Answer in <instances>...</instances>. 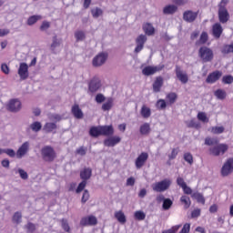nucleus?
I'll return each mask as SVG.
<instances>
[{"label":"nucleus","instance_id":"43","mask_svg":"<svg viewBox=\"0 0 233 233\" xmlns=\"http://www.w3.org/2000/svg\"><path fill=\"white\" fill-rule=\"evenodd\" d=\"M22 218H23V215L21 214V212L17 211L13 216V223L19 225V223H21Z\"/></svg>","mask_w":233,"mask_h":233},{"label":"nucleus","instance_id":"31","mask_svg":"<svg viewBox=\"0 0 233 233\" xmlns=\"http://www.w3.org/2000/svg\"><path fill=\"white\" fill-rule=\"evenodd\" d=\"M166 101L167 105H174L177 101V94L171 92L166 96Z\"/></svg>","mask_w":233,"mask_h":233},{"label":"nucleus","instance_id":"17","mask_svg":"<svg viewBox=\"0 0 233 233\" xmlns=\"http://www.w3.org/2000/svg\"><path fill=\"white\" fill-rule=\"evenodd\" d=\"M164 83H165V80L163 79V76H157L152 85L153 92L155 94H158V92H161V88H163Z\"/></svg>","mask_w":233,"mask_h":233},{"label":"nucleus","instance_id":"37","mask_svg":"<svg viewBox=\"0 0 233 233\" xmlns=\"http://www.w3.org/2000/svg\"><path fill=\"white\" fill-rule=\"evenodd\" d=\"M191 198L193 199H196L198 203H201V205H205V197L201 193L195 192L191 195Z\"/></svg>","mask_w":233,"mask_h":233},{"label":"nucleus","instance_id":"3","mask_svg":"<svg viewBox=\"0 0 233 233\" xmlns=\"http://www.w3.org/2000/svg\"><path fill=\"white\" fill-rule=\"evenodd\" d=\"M209 155L214 157H219V156H225L228 152V144L218 143L216 146L209 147Z\"/></svg>","mask_w":233,"mask_h":233},{"label":"nucleus","instance_id":"24","mask_svg":"<svg viewBox=\"0 0 233 233\" xmlns=\"http://www.w3.org/2000/svg\"><path fill=\"white\" fill-rule=\"evenodd\" d=\"M119 143H121V138L117 136L104 140L105 147H116Z\"/></svg>","mask_w":233,"mask_h":233},{"label":"nucleus","instance_id":"11","mask_svg":"<svg viewBox=\"0 0 233 233\" xmlns=\"http://www.w3.org/2000/svg\"><path fill=\"white\" fill-rule=\"evenodd\" d=\"M222 76H223V72L219 70L213 71L206 78V83H208V85H214V83L221 79Z\"/></svg>","mask_w":233,"mask_h":233},{"label":"nucleus","instance_id":"9","mask_svg":"<svg viewBox=\"0 0 233 233\" xmlns=\"http://www.w3.org/2000/svg\"><path fill=\"white\" fill-rule=\"evenodd\" d=\"M97 225V218L94 215L83 217L80 220V227H96Z\"/></svg>","mask_w":233,"mask_h":233},{"label":"nucleus","instance_id":"49","mask_svg":"<svg viewBox=\"0 0 233 233\" xmlns=\"http://www.w3.org/2000/svg\"><path fill=\"white\" fill-rule=\"evenodd\" d=\"M157 108H158V110H165V108H167V101H165V99L157 100Z\"/></svg>","mask_w":233,"mask_h":233},{"label":"nucleus","instance_id":"29","mask_svg":"<svg viewBox=\"0 0 233 233\" xmlns=\"http://www.w3.org/2000/svg\"><path fill=\"white\" fill-rule=\"evenodd\" d=\"M112 106H114V98L109 97L106 102L102 105V110L104 112H108L109 110H112Z\"/></svg>","mask_w":233,"mask_h":233},{"label":"nucleus","instance_id":"18","mask_svg":"<svg viewBox=\"0 0 233 233\" xmlns=\"http://www.w3.org/2000/svg\"><path fill=\"white\" fill-rule=\"evenodd\" d=\"M18 76L23 81H25V79H28V65L26 63L20 64L18 68Z\"/></svg>","mask_w":233,"mask_h":233},{"label":"nucleus","instance_id":"27","mask_svg":"<svg viewBox=\"0 0 233 233\" xmlns=\"http://www.w3.org/2000/svg\"><path fill=\"white\" fill-rule=\"evenodd\" d=\"M143 30L147 35H154L156 33V29L154 28V25L150 23L144 24Z\"/></svg>","mask_w":233,"mask_h":233},{"label":"nucleus","instance_id":"21","mask_svg":"<svg viewBox=\"0 0 233 233\" xmlns=\"http://www.w3.org/2000/svg\"><path fill=\"white\" fill-rule=\"evenodd\" d=\"M212 34L216 39L221 37V34H223V26H221L220 23H216L212 25Z\"/></svg>","mask_w":233,"mask_h":233},{"label":"nucleus","instance_id":"25","mask_svg":"<svg viewBox=\"0 0 233 233\" xmlns=\"http://www.w3.org/2000/svg\"><path fill=\"white\" fill-rule=\"evenodd\" d=\"M140 116L144 119H148V117L152 116V110L150 109V107L147 106V105H143L140 109Z\"/></svg>","mask_w":233,"mask_h":233},{"label":"nucleus","instance_id":"52","mask_svg":"<svg viewBox=\"0 0 233 233\" xmlns=\"http://www.w3.org/2000/svg\"><path fill=\"white\" fill-rule=\"evenodd\" d=\"M212 134H223L225 132L224 127H211Z\"/></svg>","mask_w":233,"mask_h":233},{"label":"nucleus","instance_id":"35","mask_svg":"<svg viewBox=\"0 0 233 233\" xmlns=\"http://www.w3.org/2000/svg\"><path fill=\"white\" fill-rule=\"evenodd\" d=\"M89 136H91V137H99V136H101V127H92L89 130Z\"/></svg>","mask_w":233,"mask_h":233},{"label":"nucleus","instance_id":"60","mask_svg":"<svg viewBox=\"0 0 233 233\" xmlns=\"http://www.w3.org/2000/svg\"><path fill=\"white\" fill-rule=\"evenodd\" d=\"M25 228H27V232H35V224L28 222Z\"/></svg>","mask_w":233,"mask_h":233},{"label":"nucleus","instance_id":"4","mask_svg":"<svg viewBox=\"0 0 233 233\" xmlns=\"http://www.w3.org/2000/svg\"><path fill=\"white\" fill-rule=\"evenodd\" d=\"M198 56L202 63H210L214 59V51L208 46H201L198 50Z\"/></svg>","mask_w":233,"mask_h":233},{"label":"nucleus","instance_id":"15","mask_svg":"<svg viewBox=\"0 0 233 233\" xmlns=\"http://www.w3.org/2000/svg\"><path fill=\"white\" fill-rule=\"evenodd\" d=\"M7 110L9 112H19L21 110V101L19 99H11L7 104Z\"/></svg>","mask_w":233,"mask_h":233},{"label":"nucleus","instance_id":"51","mask_svg":"<svg viewBox=\"0 0 233 233\" xmlns=\"http://www.w3.org/2000/svg\"><path fill=\"white\" fill-rule=\"evenodd\" d=\"M91 14L93 17L97 18L99 17V15H103V10L101 8L96 7L91 10Z\"/></svg>","mask_w":233,"mask_h":233},{"label":"nucleus","instance_id":"30","mask_svg":"<svg viewBox=\"0 0 233 233\" xmlns=\"http://www.w3.org/2000/svg\"><path fill=\"white\" fill-rule=\"evenodd\" d=\"M41 19H43V16L39 15H34L28 17L26 25H28V26H32L34 25H35V23H37V21H41Z\"/></svg>","mask_w":233,"mask_h":233},{"label":"nucleus","instance_id":"45","mask_svg":"<svg viewBox=\"0 0 233 233\" xmlns=\"http://www.w3.org/2000/svg\"><path fill=\"white\" fill-rule=\"evenodd\" d=\"M177 154H179V147H174L168 155L169 161L176 159V157H177Z\"/></svg>","mask_w":233,"mask_h":233},{"label":"nucleus","instance_id":"7","mask_svg":"<svg viewBox=\"0 0 233 233\" xmlns=\"http://www.w3.org/2000/svg\"><path fill=\"white\" fill-rule=\"evenodd\" d=\"M233 173V158H228L224 163L221 168V176L223 177H227V176H230Z\"/></svg>","mask_w":233,"mask_h":233},{"label":"nucleus","instance_id":"19","mask_svg":"<svg viewBox=\"0 0 233 233\" xmlns=\"http://www.w3.org/2000/svg\"><path fill=\"white\" fill-rule=\"evenodd\" d=\"M183 19L187 23H194L198 19V13L187 10L183 14Z\"/></svg>","mask_w":233,"mask_h":233},{"label":"nucleus","instance_id":"10","mask_svg":"<svg viewBox=\"0 0 233 233\" xmlns=\"http://www.w3.org/2000/svg\"><path fill=\"white\" fill-rule=\"evenodd\" d=\"M106 59H108V55L106 53L96 55L92 61L93 66H103L106 63Z\"/></svg>","mask_w":233,"mask_h":233},{"label":"nucleus","instance_id":"33","mask_svg":"<svg viewBox=\"0 0 233 233\" xmlns=\"http://www.w3.org/2000/svg\"><path fill=\"white\" fill-rule=\"evenodd\" d=\"M139 132L142 136H148V134H150V124L144 123L141 125Z\"/></svg>","mask_w":233,"mask_h":233},{"label":"nucleus","instance_id":"55","mask_svg":"<svg viewBox=\"0 0 233 233\" xmlns=\"http://www.w3.org/2000/svg\"><path fill=\"white\" fill-rule=\"evenodd\" d=\"M75 37L76 39V41H84L86 35H85V32L83 31H76L75 33Z\"/></svg>","mask_w":233,"mask_h":233},{"label":"nucleus","instance_id":"23","mask_svg":"<svg viewBox=\"0 0 233 233\" xmlns=\"http://www.w3.org/2000/svg\"><path fill=\"white\" fill-rule=\"evenodd\" d=\"M71 114L76 117V119H83L84 114L83 110H81V107H79V105L75 104L71 108Z\"/></svg>","mask_w":233,"mask_h":233},{"label":"nucleus","instance_id":"44","mask_svg":"<svg viewBox=\"0 0 233 233\" xmlns=\"http://www.w3.org/2000/svg\"><path fill=\"white\" fill-rule=\"evenodd\" d=\"M173 204L174 202L170 198H166L162 204V208L164 210H169Z\"/></svg>","mask_w":233,"mask_h":233},{"label":"nucleus","instance_id":"47","mask_svg":"<svg viewBox=\"0 0 233 233\" xmlns=\"http://www.w3.org/2000/svg\"><path fill=\"white\" fill-rule=\"evenodd\" d=\"M88 148L85 147L84 146L76 149L75 154L76 156H86Z\"/></svg>","mask_w":233,"mask_h":233},{"label":"nucleus","instance_id":"5","mask_svg":"<svg viewBox=\"0 0 233 233\" xmlns=\"http://www.w3.org/2000/svg\"><path fill=\"white\" fill-rule=\"evenodd\" d=\"M41 156L44 161L47 163H52L56 159V151L54 147L46 146L41 149Z\"/></svg>","mask_w":233,"mask_h":233},{"label":"nucleus","instance_id":"2","mask_svg":"<svg viewBox=\"0 0 233 233\" xmlns=\"http://www.w3.org/2000/svg\"><path fill=\"white\" fill-rule=\"evenodd\" d=\"M92 177V168L85 167L83 170L80 171V178L82 181L78 184V187L76 189V194H81L83 190L86 187V184L88 179Z\"/></svg>","mask_w":233,"mask_h":233},{"label":"nucleus","instance_id":"16","mask_svg":"<svg viewBox=\"0 0 233 233\" xmlns=\"http://www.w3.org/2000/svg\"><path fill=\"white\" fill-rule=\"evenodd\" d=\"M175 72H176V76H177L178 81L182 82L183 85H187V83H188V75H187V73L183 72L181 70V67L177 66Z\"/></svg>","mask_w":233,"mask_h":233},{"label":"nucleus","instance_id":"56","mask_svg":"<svg viewBox=\"0 0 233 233\" xmlns=\"http://www.w3.org/2000/svg\"><path fill=\"white\" fill-rule=\"evenodd\" d=\"M184 159L189 165H192V163H194V157H192V154H190V153H185L184 154Z\"/></svg>","mask_w":233,"mask_h":233},{"label":"nucleus","instance_id":"62","mask_svg":"<svg viewBox=\"0 0 233 233\" xmlns=\"http://www.w3.org/2000/svg\"><path fill=\"white\" fill-rule=\"evenodd\" d=\"M18 174L20 175L21 179H28V173L25 169L19 168Z\"/></svg>","mask_w":233,"mask_h":233},{"label":"nucleus","instance_id":"42","mask_svg":"<svg viewBox=\"0 0 233 233\" xmlns=\"http://www.w3.org/2000/svg\"><path fill=\"white\" fill-rule=\"evenodd\" d=\"M30 128L33 132H39V130L43 128V126L41 125V122L36 121L30 125Z\"/></svg>","mask_w":233,"mask_h":233},{"label":"nucleus","instance_id":"28","mask_svg":"<svg viewBox=\"0 0 233 233\" xmlns=\"http://www.w3.org/2000/svg\"><path fill=\"white\" fill-rule=\"evenodd\" d=\"M176 12H177V6L174 5H167L163 9V14H165L166 15H172V14H176Z\"/></svg>","mask_w":233,"mask_h":233},{"label":"nucleus","instance_id":"14","mask_svg":"<svg viewBox=\"0 0 233 233\" xmlns=\"http://www.w3.org/2000/svg\"><path fill=\"white\" fill-rule=\"evenodd\" d=\"M101 88V80L97 77H93L88 83V90L91 94L97 92Z\"/></svg>","mask_w":233,"mask_h":233},{"label":"nucleus","instance_id":"12","mask_svg":"<svg viewBox=\"0 0 233 233\" xmlns=\"http://www.w3.org/2000/svg\"><path fill=\"white\" fill-rule=\"evenodd\" d=\"M147 35H140L136 39L137 46L135 48V54H139L143 48H145V43H147Z\"/></svg>","mask_w":233,"mask_h":233},{"label":"nucleus","instance_id":"61","mask_svg":"<svg viewBox=\"0 0 233 233\" xmlns=\"http://www.w3.org/2000/svg\"><path fill=\"white\" fill-rule=\"evenodd\" d=\"M1 70H2L3 74H5L6 76H8V74H10V67L6 64L1 65Z\"/></svg>","mask_w":233,"mask_h":233},{"label":"nucleus","instance_id":"20","mask_svg":"<svg viewBox=\"0 0 233 233\" xmlns=\"http://www.w3.org/2000/svg\"><path fill=\"white\" fill-rule=\"evenodd\" d=\"M100 136H106V137L114 136V127L112 125L100 126Z\"/></svg>","mask_w":233,"mask_h":233},{"label":"nucleus","instance_id":"39","mask_svg":"<svg viewBox=\"0 0 233 233\" xmlns=\"http://www.w3.org/2000/svg\"><path fill=\"white\" fill-rule=\"evenodd\" d=\"M56 128L57 126L56 125V123H46L44 126L45 132H54V130H56Z\"/></svg>","mask_w":233,"mask_h":233},{"label":"nucleus","instance_id":"36","mask_svg":"<svg viewBox=\"0 0 233 233\" xmlns=\"http://www.w3.org/2000/svg\"><path fill=\"white\" fill-rule=\"evenodd\" d=\"M218 143L219 139L218 138H212L210 137L205 138V145L208 147H216Z\"/></svg>","mask_w":233,"mask_h":233},{"label":"nucleus","instance_id":"50","mask_svg":"<svg viewBox=\"0 0 233 233\" xmlns=\"http://www.w3.org/2000/svg\"><path fill=\"white\" fill-rule=\"evenodd\" d=\"M222 83H224V85H232L233 76L231 75L224 76L222 77Z\"/></svg>","mask_w":233,"mask_h":233},{"label":"nucleus","instance_id":"63","mask_svg":"<svg viewBox=\"0 0 233 233\" xmlns=\"http://www.w3.org/2000/svg\"><path fill=\"white\" fill-rule=\"evenodd\" d=\"M201 216V209L196 208L191 212V218H199Z\"/></svg>","mask_w":233,"mask_h":233},{"label":"nucleus","instance_id":"46","mask_svg":"<svg viewBox=\"0 0 233 233\" xmlns=\"http://www.w3.org/2000/svg\"><path fill=\"white\" fill-rule=\"evenodd\" d=\"M222 54H233V42L230 45H226L222 48Z\"/></svg>","mask_w":233,"mask_h":233},{"label":"nucleus","instance_id":"38","mask_svg":"<svg viewBox=\"0 0 233 233\" xmlns=\"http://www.w3.org/2000/svg\"><path fill=\"white\" fill-rule=\"evenodd\" d=\"M214 96H216L218 99L223 100V99H226L227 97V92H225V90L223 89H217L214 92Z\"/></svg>","mask_w":233,"mask_h":233},{"label":"nucleus","instance_id":"58","mask_svg":"<svg viewBox=\"0 0 233 233\" xmlns=\"http://www.w3.org/2000/svg\"><path fill=\"white\" fill-rule=\"evenodd\" d=\"M48 28H50V22L48 21L42 22V25H40L41 32H46Z\"/></svg>","mask_w":233,"mask_h":233},{"label":"nucleus","instance_id":"41","mask_svg":"<svg viewBox=\"0 0 233 233\" xmlns=\"http://www.w3.org/2000/svg\"><path fill=\"white\" fill-rule=\"evenodd\" d=\"M198 121L202 123H208L209 119L207 117V113L205 112H198L197 115Z\"/></svg>","mask_w":233,"mask_h":233},{"label":"nucleus","instance_id":"26","mask_svg":"<svg viewBox=\"0 0 233 233\" xmlns=\"http://www.w3.org/2000/svg\"><path fill=\"white\" fill-rule=\"evenodd\" d=\"M115 218L117 219L118 223H121V225H125V223H127V216H125L123 210L116 211Z\"/></svg>","mask_w":233,"mask_h":233},{"label":"nucleus","instance_id":"22","mask_svg":"<svg viewBox=\"0 0 233 233\" xmlns=\"http://www.w3.org/2000/svg\"><path fill=\"white\" fill-rule=\"evenodd\" d=\"M28 148H30V144L28 142H25L24 144H22L16 151V157L18 159H21L23 156H25L26 152H28Z\"/></svg>","mask_w":233,"mask_h":233},{"label":"nucleus","instance_id":"57","mask_svg":"<svg viewBox=\"0 0 233 233\" xmlns=\"http://www.w3.org/2000/svg\"><path fill=\"white\" fill-rule=\"evenodd\" d=\"M106 97H105V95L99 93L96 96L95 101H96V103L101 104V103H105Z\"/></svg>","mask_w":233,"mask_h":233},{"label":"nucleus","instance_id":"13","mask_svg":"<svg viewBox=\"0 0 233 233\" xmlns=\"http://www.w3.org/2000/svg\"><path fill=\"white\" fill-rule=\"evenodd\" d=\"M148 160V153L147 152H142L136 159L135 161V165H136V168H137L138 170L140 168H143V167H145V163H147V161Z\"/></svg>","mask_w":233,"mask_h":233},{"label":"nucleus","instance_id":"54","mask_svg":"<svg viewBox=\"0 0 233 233\" xmlns=\"http://www.w3.org/2000/svg\"><path fill=\"white\" fill-rule=\"evenodd\" d=\"M183 227V225H176V226H173L171 228L167 229V230H165L163 231L162 233H177V230H179V228Z\"/></svg>","mask_w":233,"mask_h":233},{"label":"nucleus","instance_id":"59","mask_svg":"<svg viewBox=\"0 0 233 233\" xmlns=\"http://www.w3.org/2000/svg\"><path fill=\"white\" fill-rule=\"evenodd\" d=\"M178 233H190V223L184 224L182 229Z\"/></svg>","mask_w":233,"mask_h":233},{"label":"nucleus","instance_id":"32","mask_svg":"<svg viewBox=\"0 0 233 233\" xmlns=\"http://www.w3.org/2000/svg\"><path fill=\"white\" fill-rule=\"evenodd\" d=\"M180 203L183 204L184 208L186 210L190 208V205H192V201L190 200V197H187V196H185V195L180 198Z\"/></svg>","mask_w":233,"mask_h":233},{"label":"nucleus","instance_id":"40","mask_svg":"<svg viewBox=\"0 0 233 233\" xmlns=\"http://www.w3.org/2000/svg\"><path fill=\"white\" fill-rule=\"evenodd\" d=\"M134 218L137 221H143V220H145V218H147V214H145V212H143L141 210H138V211L135 212Z\"/></svg>","mask_w":233,"mask_h":233},{"label":"nucleus","instance_id":"6","mask_svg":"<svg viewBox=\"0 0 233 233\" xmlns=\"http://www.w3.org/2000/svg\"><path fill=\"white\" fill-rule=\"evenodd\" d=\"M172 181L170 179H164L159 182H156L152 185V189L154 192H165L170 188Z\"/></svg>","mask_w":233,"mask_h":233},{"label":"nucleus","instance_id":"34","mask_svg":"<svg viewBox=\"0 0 233 233\" xmlns=\"http://www.w3.org/2000/svg\"><path fill=\"white\" fill-rule=\"evenodd\" d=\"M208 41V34L207 32H202L199 37V40L196 42V46L205 45Z\"/></svg>","mask_w":233,"mask_h":233},{"label":"nucleus","instance_id":"53","mask_svg":"<svg viewBox=\"0 0 233 233\" xmlns=\"http://www.w3.org/2000/svg\"><path fill=\"white\" fill-rule=\"evenodd\" d=\"M90 199V192H88V189H85L84 193L82 195L81 202L86 203Z\"/></svg>","mask_w":233,"mask_h":233},{"label":"nucleus","instance_id":"48","mask_svg":"<svg viewBox=\"0 0 233 233\" xmlns=\"http://www.w3.org/2000/svg\"><path fill=\"white\" fill-rule=\"evenodd\" d=\"M61 227L65 232L70 233V225L68 224V220L63 218L61 220Z\"/></svg>","mask_w":233,"mask_h":233},{"label":"nucleus","instance_id":"8","mask_svg":"<svg viewBox=\"0 0 233 233\" xmlns=\"http://www.w3.org/2000/svg\"><path fill=\"white\" fill-rule=\"evenodd\" d=\"M165 68V66H147L142 69L143 76H154L157 72H161Z\"/></svg>","mask_w":233,"mask_h":233},{"label":"nucleus","instance_id":"1","mask_svg":"<svg viewBox=\"0 0 233 233\" xmlns=\"http://www.w3.org/2000/svg\"><path fill=\"white\" fill-rule=\"evenodd\" d=\"M227 5H228V0H221L218 4V21L222 25H226L230 21V13H228V9H227Z\"/></svg>","mask_w":233,"mask_h":233},{"label":"nucleus","instance_id":"64","mask_svg":"<svg viewBox=\"0 0 233 233\" xmlns=\"http://www.w3.org/2000/svg\"><path fill=\"white\" fill-rule=\"evenodd\" d=\"M177 184L178 185V187H181L183 188L187 185V182H185V179H183V177H178L177 178Z\"/></svg>","mask_w":233,"mask_h":233}]
</instances>
